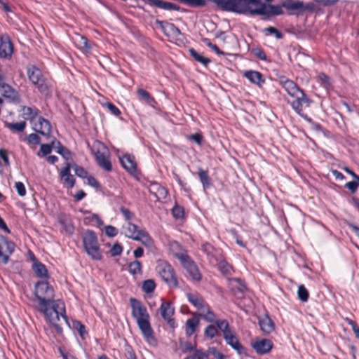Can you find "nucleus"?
<instances>
[{
	"label": "nucleus",
	"instance_id": "nucleus-1",
	"mask_svg": "<svg viewBox=\"0 0 359 359\" xmlns=\"http://www.w3.org/2000/svg\"><path fill=\"white\" fill-rule=\"evenodd\" d=\"M35 297L38 300L37 310L43 313L54 326L56 332H62V325L70 326L66 316L65 303L61 300H53V287L47 281H39L34 287Z\"/></svg>",
	"mask_w": 359,
	"mask_h": 359
},
{
	"label": "nucleus",
	"instance_id": "nucleus-2",
	"mask_svg": "<svg viewBox=\"0 0 359 359\" xmlns=\"http://www.w3.org/2000/svg\"><path fill=\"white\" fill-rule=\"evenodd\" d=\"M214 2L224 11L252 15H278L283 13V8L282 5H267L262 0H214Z\"/></svg>",
	"mask_w": 359,
	"mask_h": 359
},
{
	"label": "nucleus",
	"instance_id": "nucleus-3",
	"mask_svg": "<svg viewBox=\"0 0 359 359\" xmlns=\"http://www.w3.org/2000/svg\"><path fill=\"white\" fill-rule=\"evenodd\" d=\"M130 303L132 309V316L136 320L143 337L149 344H154L156 339L149 323L150 317L147 308L135 298H130Z\"/></svg>",
	"mask_w": 359,
	"mask_h": 359
},
{
	"label": "nucleus",
	"instance_id": "nucleus-4",
	"mask_svg": "<svg viewBox=\"0 0 359 359\" xmlns=\"http://www.w3.org/2000/svg\"><path fill=\"white\" fill-rule=\"evenodd\" d=\"M278 82L287 94L293 98V100L290 102L292 109L301 116H304L303 109L304 107L310 106L311 100L293 81L285 77H280Z\"/></svg>",
	"mask_w": 359,
	"mask_h": 359
},
{
	"label": "nucleus",
	"instance_id": "nucleus-5",
	"mask_svg": "<svg viewBox=\"0 0 359 359\" xmlns=\"http://www.w3.org/2000/svg\"><path fill=\"white\" fill-rule=\"evenodd\" d=\"M123 232L125 236L134 241H140L145 247L151 248L154 241L145 230L140 229L131 222L123 226Z\"/></svg>",
	"mask_w": 359,
	"mask_h": 359
},
{
	"label": "nucleus",
	"instance_id": "nucleus-6",
	"mask_svg": "<svg viewBox=\"0 0 359 359\" xmlns=\"http://www.w3.org/2000/svg\"><path fill=\"white\" fill-rule=\"evenodd\" d=\"M26 72L29 81L41 93L45 95L50 94L48 83L39 68L35 65H29L26 68Z\"/></svg>",
	"mask_w": 359,
	"mask_h": 359
},
{
	"label": "nucleus",
	"instance_id": "nucleus-7",
	"mask_svg": "<svg viewBox=\"0 0 359 359\" xmlns=\"http://www.w3.org/2000/svg\"><path fill=\"white\" fill-rule=\"evenodd\" d=\"M83 247L87 254L94 259H101L102 252L95 232L88 230L82 236Z\"/></svg>",
	"mask_w": 359,
	"mask_h": 359
},
{
	"label": "nucleus",
	"instance_id": "nucleus-8",
	"mask_svg": "<svg viewBox=\"0 0 359 359\" xmlns=\"http://www.w3.org/2000/svg\"><path fill=\"white\" fill-rule=\"evenodd\" d=\"M91 151L97 164L104 170L111 171L112 167L109 160V154L106 146L100 141L97 140L93 143Z\"/></svg>",
	"mask_w": 359,
	"mask_h": 359
},
{
	"label": "nucleus",
	"instance_id": "nucleus-9",
	"mask_svg": "<svg viewBox=\"0 0 359 359\" xmlns=\"http://www.w3.org/2000/svg\"><path fill=\"white\" fill-rule=\"evenodd\" d=\"M156 271L168 286L175 287L177 285V278L175 276L174 270L171 265L165 261H158Z\"/></svg>",
	"mask_w": 359,
	"mask_h": 359
},
{
	"label": "nucleus",
	"instance_id": "nucleus-10",
	"mask_svg": "<svg viewBox=\"0 0 359 359\" xmlns=\"http://www.w3.org/2000/svg\"><path fill=\"white\" fill-rule=\"evenodd\" d=\"M176 257L182 262L184 267L193 280L198 281L201 279V274L196 265L190 259L189 256L184 253L177 254Z\"/></svg>",
	"mask_w": 359,
	"mask_h": 359
},
{
	"label": "nucleus",
	"instance_id": "nucleus-11",
	"mask_svg": "<svg viewBox=\"0 0 359 359\" xmlns=\"http://www.w3.org/2000/svg\"><path fill=\"white\" fill-rule=\"evenodd\" d=\"M14 250V243L0 234V261L4 264H7L9 257L13 254Z\"/></svg>",
	"mask_w": 359,
	"mask_h": 359
},
{
	"label": "nucleus",
	"instance_id": "nucleus-12",
	"mask_svg": "<svg viewBox=\"0 0 359 359\" xmlns=\"http://www.w3.org/2000/svg\"><path fill=\"white\" fill-rule=\"evenodd\" d=\"M156 24L159 25L163 34L168 37L175 40H180V36L182 34L174 24L158 20L156 21Z\"/></svg>",
	"mask_w": 359,
	"mask_h": 359
},
{
	"label": "nucleus",
	"instance_id": "nucleus-13",
	"mask_svg": "<svg viewBox=\"0 0 359 359\" xmlns=\"http://www.w3.org/2000/svg\"><path fill=\"white\" fill-rule=\"evenodd\" d=\"M13 52V45L8 34L0 35V57L10 58Z\"/></svg>",
	"mask_w": 359,
	"mask_h": 359
},
{
	"label": "nucleus",
	"instance_id": "nucleus-14",
	"mask_svg": "<svg viewBox=\"0 0 359 359\" xmlns=\"http://www.w3.org/2000/svg\"><path fill=\"white\" fill-rule=\"evenodd\" d=\"M159 311L162 318L167 321L168 324L171 327H174L175 320L172 318L175 313V308L170 302L163 301Z\"/></svg>",
	"mask_w": 359,
	"mask_h": 359
},
{
	"label": "nucleus",
	"instance_id": "nucleus-15",
	"mask_svg": "<svg viewBox=\"0 0 359 359\" xmlns=\"http://www.w3.org/2000/svg\"><path fill=\"white\" fill-rule=\"evenodd\" d=\"M33 129L41 134L42 135L49 137L51 133V126L50 122L43 118L42 116H39L37 121L34 123Z\"/></svg>",
	"mask_w": 359,
	"mask_h": 359
},
{
	"label": "nucleus",
	"instance_id": "nucleus-16",
	"mask_svg": "<svg viewBox=\"0 0 359 359\" xmlns=\"http://www.w3.org/2000/svg\"><path fill=\"white\" fill-rule=\"evenodd\" d=\"M71 165L67 163L65 166L61 170L60 175L65 186L68 188H72L75 184V179L70 173Z\"/></svg>",
	"mask_w": 359,
	"mask_h": 359
},
{
	"label": "nucleus",
	"instance_id": "nucleus-17",
	"mask_svg": "<svg viewBox=\"0 0 359 359\" xmlns=\"http://www.w3.org/2000/svg\"><path fill=\"white\" fill-rule=\"evenodd\" d=\"M122 166L130 173H135L137 170V164L135 156L131 154H125L120 158Z\"/></svg>",
	"mask_w": 359,
	"mask_h": 359
},
{
	"label": "nucleus",
	"instance_id": "nucleus-18",
	"mask_svg": "<svg viewBox=\"0 0 359 359\" xmlns=\"http://www.w3.org/2000/svg\"><path fill=\"white\" fill-rule=\"evenodd\" d=\"M1 93L4 97L9 99L11 102L19 103L20 102V96L19 93L11 86L6 83H2Z\"/></svg>",
	"mask_w": 359,
	"mask_h": 359
},
{
	"label": "nucleus",
	"instance_id": "nucleus-19",
	"mask_svg": "<svg viewBox=\"0 0 359 359\" xmlns=\"http://www.w3.org/2000/svg\"><path fill=\"white\" fill-rule=\"evenodd\" d=\"M252 347L257 353L265 354L271 350L273 344L269 339H263L255 341Z\"/></svg>",
	"mask_w": 359,
	"mask_h": 359
},
{
	"label": "nucleus",
	"instance_id": "nucleus-20",
	"mask_svg": "<svg viewBox=\"0 0 359 359\" xmlns=\"http://www.w3.org/2000/svg\"><path fill=\"white\" fill-rule=\"evenodd\" d=\"M282 6L287 9L290 14H301L302 1L299 0H283Z\"/></svg>",
	"mask_w": 359,
	"mask_h": 359
},
{
	"label": "nucleus",
	"instance_id": "nucleus-21",
	"mask_svg": "<svg viewBox=\"0 0 359 359\" xmlns=\"http://www.w3.org/2000/svg\"><path fill=\"white\" fill-rule=\"evenodd\" d=\"M187 297L188 301L195 306L200 313L203 309H207L208 304L205 302V300L198 294L193 293H187Z\"/></svg>",
	"mask_w": 359,
	"mask_h": 359
},
{
	"label": "nucleus",
	"instance_id": "nucleus-22",
	"mask_svg": "<svg viewBox=\"0 0 359 359\" xmlns=\"http://www.w3.org/2000/svg\"><path fill=\"white\" fill-rule=\"evenodd\" d=\"M243 75L251 83L257 85L259 87H262L265 83V79H264L263 75L257 71H246Z\"/></svg>",
	"mask_w": 359,
	"mask_h": 359
},
{
	"label": "nucleus",
	"instance_id": "nucleus-23",
	"mask_svg": "<svg viewBox=\"0 0 359 359\" xmlns=\"http://www.w3.org/2000/svg\"><path fill=\"white\" fill-rule=\"evenodd\" d=\"M226 344L236 350L239 353L244 349L243 346L239 343L235 333L233 331L227 332L224 336Z\"/></svg>",
	"mask_w": 359,
	"mask_h": 359
},
{
	"label": "nucleus",
	"instance_id": "nucleus-24",
	"mask_svg": "<svg viewBox=\"0 0 359 359\" xmlns=\"http://www.w3.org/2000/svg\"><path fill=\"white\" fill-rule=\"evenodd\" d=\"M259 325L261 330L264 334H271L275 330L274 323L268 316H264L260 318L259 319Z\"/></svg>",
	"mask_w": 359,
	"mask_h": 359
},
{
	"label": "nucleus",
	"instance_id": "nucleus-25",
	"mask_svg": "<svg viewBox=\"0 0 359 359\" xmlns=\"http://www.w3.org/2000/svg\"><path fill=\"white\" fill-rule=\"evenodd\" d=\"M22 117L25 120H28L33 123L34 119L36 118L39 114V110L36 107L22 106L21 107Z\"/></svg>",
	"mask_w": 359,
	"mask_h": 359
},
{
	"label": "nucleus",
	"instance_id": "nucleus-26",
	"mask_svg": "<svg viewBox=\"0 0 359 359\" xmlns=\"http://www.w3.org/2000/svg\"><path fill=\"white\" fill-rule=\"evenodd\" d=\"M150 5L167 11H179L180 7L170 2L163 1L162 0H148Z\"/></svg>",
	"mask_w": 359,
	"mask_h": 359
},
{
	"label": "nucleus",
	"instance_id": "nucleus-27",
	"mask_svg": "<svg viewBox=\"0 0 359 359\" xmlns=\"http://www.w3.org/2000/svg\"><path fill=\"white\" fill-rule=\"evenodd\" d=\"M229 286L234 292H244L246 290V286L243 281L240 278H229Z\"/></svg>",
	"mask_w": 359,
	"mask_h": 359
},
{
	"label": "nucleus",
	"instance_id": "nucleus-28",
	"mask_svg": "<svg viewBox=\"0 0 359 359\" xmlns=\"http://www.w3.org/2000/svg\"><path fill=\"white\" fill-rule=\"evenodd\" d=\"M199 325V319L196 317L189 318L185 324V332L188 337L191 336Z\"/></svg>",
	"mask_w": 359,
	"mask_h": 359
},
{
	"label": "nucleus",
	"instance_id": "nucleus-29",
	"mask_svg": "<svg viewBox=\"0 0 359 359\" xmlns=\"http://www.w3.org/2000/svg\"><path fill=\"white\" fill-rule=\"evenodd\" d=\"M33 271L39 278H48V273L46 267L42 263L36 261L32 266Z\"/></svg>",
	"mask_w": 359,
	"mask_h": 359
},
{
	"label": "nucleus",
	"instance_id": "nucleus-30",
	"mask_svg": "<svg viewBox=\"0 0 359 359\" xmlns=\"http://www.w3.org/2000/svg\"><path fill=\"white\" fill-rule=\"evenodd\" d=\"M74 43L76 46L82 50L89 51L91 48L88 39L84 36L78 34L74 39Z\"/></svg>",
	"mask_w": 359,
	"mask_h": 359
},
{
	"label": "nucleus",
	"instance_id": "nucleus-31",
	"mask_svg": "<svg viewBox=\"0 0 359 359\" xmlns=\"http://www.w3.org/2000/svg\"><path fill=\"white\" fill-rule=\"evenodd\" d=\"M198 175L204 189L211 186V182L208 176V171L204 170L202 168H198Z\"/></svg>",
	"mask_w": 359,
	"mask_h": 359
},
{
	"label": "nucleus",
	"instance_id": "nucleus-32",
	"mask_svg": "<svg viewBox=\"0 0 359 359\" xmlns=\"http://www.w3.org/2000/svg\"><path fill=\"white\" fill-rule=\"evenodd\" d=\"M25 121H20L18 123H5V126L13 132H23L26 128Z\"/></svg>",
	"mask_w": 359,
	"mask_h": 359
},
{
	"label": "nucleus",
	"instance_id": "nucleus-33",
	"mask_svg": "<svg viewBox=\"0 0 359 359\" xmlns=\"http://www.w3.org/2000/svg\"><path fill=\"white\" fill-rule=\"evenodd\" d=\"M137 93L140 100L144 101L145 103L152 106L153 103L155 102L154 99L145 90L140 88L137 90Z\"/></svg>",
	"mask_w": 359,
	"mask_h": 359
},
{
	"label": "nucleus",
	"instance_id": "nucleus-34",
	"mask_svg": "<svg viewBox=\"0 0 359 359\" xmlns=\"http://www.w3.org/2000/svg\"><path fill=\"white\" fill-rule=\"evenodd\" d=\"M199 316H201L207 322L215 323V321L217 320L215 313L212 311H210L208 305L207 306V309H203L199 313Z\"/></svg>",
	"mask_w": 359,
	"mask_h": 359
},
{
	"label": "nucleus",
	"instance_id": "nucleus-35",
	"mask_svg": "<svg viewBox=\"0 0 359 359\" xmlns=\"http://www.w3.org/2000/svg\"><path fill=\"white\" fill-rule=\"evenodd\" d=\"M190 55L198 62L203 64L204 66H208L210 62V60L208 57H203L198 53L196 50L191 48L189 50Z\"/></svg>",
	"mask_w": 359,
	"mask_h": 359
},
{
	"label": "nucleus",
	"instance_id": "nucleus-36",
	"mask_svg": "<svg viewBox=\"0 0 359 359\" xmlns=\"http://www.w3.org/2000/svg\"><path fill=\"white\" fill-rule=\"evenodd\" d=\"M209 354L202 349L195 350L194 353L187 355L184 359H208Z\"/></svg>",
	"mask_w": 359,
	"mask_h": 359
},
{
	"label": "nucleus",
	"instance_id": "nucleus-37",
	"mask_svg": "<svg viewBox=\"0 0 359 359\" xmlns=\"http://www.w3.org/2000/svg\"><path fill=\"white\" fill-rule=\"evenodd\" d=\"M180 347L183 353H191V352L194 353L195 351V350H198L196 348V344H193L190 341H185V342L180 341Z\"/></svg>",
	"mask_w": 359,
	"mask_h": 359
},
{
	"label": "nucleus",
	"instance_id": "nucleus-38",
	"mask_svg": "<svg viewBox=\"0 0 359 359\" xmlns=\"http://www.w3.org/2000/svg\"><path fill=\"white\" fill-rule=\"evenodd\" d=\"M215 324L217 328L222 332L223 336L226 334L227 332L231 331V330L230 329L229 324L226 320H217L215 321Z\"/></svg>",
	"mask_w": 359,
	"mask_h": 359
},
{
	"label": "nucleus",
	"instance_id": "nucleus-39",
	"mask_svg": "<svg viewBox=\"0 0 359 359\" xmlns=\"http://www.w3.org/2000/svg\"><path fill=\"white\" fill-rule=\"evenodd\" d=\"M298 298L303 302H306L309 299V294L306 288L301 285L298 287L297 290Z\"/></svg>",
	"mask_w": 359,
	"mask_h": 359
},
{
	"label": "nucleus",
	"instance_id": "nucleus-40",
	"mask_svg": "<svg viewBox=\"0 0 359 359\" xmlns=\"http://www.w3.org/2000/svg\"><path fill=\"white\" fill-rule=\"evenodd\" d=\"M73 328L76 330L81 338H84L85 335L87 334L85 326L79 321L74 320L72 322Z\"/></svg>",
	"mask_w": 359,
	"mask_h": 359
},
{
	"label": "nucleus",
	"instance_id": "nucleus-41",
	"mask_svg": "<svg viewBox=\"0 0 359 359\" xmlns=\"http://www.w3.org/2000/svg\"><path fill=\"white\" fill-rule=\"evenodd\" d=\"M156 287V284L154 281L151 279L146 280L143 282L142 284V290L146 293L152 292Z\"/></svg>",
	"mask_w": 359,
	"mask_h": 359
},
{
	"label": "nucleus",
	"instance_id": "nucleus-42",
	"mask_svg": "<svg viewBox=\"0 0 359 359\" xmlns=\"http://www.w3.org/2000/svg\"><path fill=\"white\" fill-rule=\"evenodd\" d=\"M128 270L133 275L140 273L141 271V263L137 260L130 262L128 265Z\"/></svg>",
	"mask_w": 359,
	"mask_h": 359
},
{
	"label": "nucleus",
	"instance_id": "nucleus-43",
	"mask_svg": "<svg viewBox=\"0 0 359 359\" xmlns=\"http://www.w3.org/2000/svg\"><path fill=\"white\" fill-rule=\"evenodd\" d=\"M180 2L192 7H202L206 3L205 0H180Z\"/></svg>",
	"mask_w": 359,
	"mask_h": 359
},
{
	"label": "nucleus",
	"instance_id": "nucleus-44",
	"mask_svg": "<svg viewBox=\"0 0 359 359\" xmlns=\"http://www.w3.org/2000/svg\"><path fill=\"white\" fill-rule=\"evenodd\" d=\"M56 144L57 152L62 155L65 158L69 159L71 156L69 151L67 148L64 147L60 142H56Z\"/></svg>",
	"mask_w": 359,
	"mask_h": 359
},
{
	"label": "nucleus",
	"instance_id": "nucleus-45",
	"mask_svg": "<svg viewBox=\"0 0 359 359\" xmlns=\"http://www.w3.org/2000/svg\"><path fill=\"white\" fill-rule=\"evenodd\" d=\"M217 329L215 326L210 325L205 330V335L208 338L212 339L217 334Z\"/></svg>",
	"mask_w": 359,
	"mask_h": 359
},
{
	"label": "nucleus",
	"instance_id": "nucleus-46",
	"mask_svg": "<svg viewBox=\"0 0 359 359\" xmlns=\"http://www.w3.org/2000/svg\"><path fill=\"white\" fill-rule=\"evenodd\" d=\"M103 107L107 108L110 113L116 116H118L121 114V111L111 102L104 103Z\"/></svg>",
	"mask_w": 359,
	"mask_h": 359
},
{
	"label": "nucleus",
	"instance_id": "nucleus-47",
	"mask_svg": "<svg viewBox=\"0 0 359 359\" xmlns=\"http://www.w3.org/2000/svg\"><path fill=\"white\" fill-rule=\"evenodd\" d=\"M55 143H56V142L54 140L51 142V144H41V148H40V152L42 153V155L46 156V155L49 154L52 151V146H53L55 144Z\"/></svg>",
	"mask_w": 359,
	"mask_h": 359
},
{
	"label": "nucleus",
	"instance_id": "nucleus-48",
	"mask_svg": "<svg viewBox=\"0 0 359 359\" xmlns=\"http://www.w3.org/2000/svg\"><path fill=\"white\" fill-rule=\"evenodd\" d=\"M318 81L320 82L321 85H323L325 87H327L330 85V78L325 73L321 72L318 75Z\"/></svg>",
	"mask_w": 359,
	"mask_h": 359
},
{
	"label": "nucleus",
	"instance_id": "nucleus-49",
	"mask_svg": "<svg viewBox=\"0 0 359 359\" xmlns=\"http://www.w3.org/2000/svg\"><path fill=\"white\" fill-rule=\"evenodd\" d=\"M74 168L75 174L78 177L81 178H86L88 177V172L83 168L74 165Z\"/></svg>",
	"mask_w": 359,
	"mask_h": 359
},
{
	"label": "nucleus",
	"instance_id": "nucleus-50",
	"mask_svg": "<svg viewBox=\"0 0 359 359\" xmlns=\"http://www.w3.org/2000/svg\"><path fill=\"white\" fill-rule=\"evenodd\" d=\"M15 188L20 196H25L26 195V189L25 185L21 182L15 183Z\"/></svg>",
	"mask_w": 359,
	"mask_h": 359
},
{
	"label": "nucleus",
	"instance_id": "nucleus-51",
	"mask_svg": "<svg viewBox=\"0 0 359 359\" xmlns=\"http://www.w3.org/2000/svg\"><path fill=\"white\" fill-rule=\"evenodd\" d=\"M208 354L212 355L215 359H225V355L218 351L215 347H212L208 350Z\"/></svg>",
	"mask_w": 359,
	"mask_h": 359
},
{
	"label": "nucleus",
	"instance_id": "nucleus-52",
	"mask_svg": "<svg viewBox=\"0 0 359 359\" xmlns=\"http://www.w3.org/2000/svg\"><path fill=\"white\" fill-rule=\"evenodd\" d=\"M172 212L174 217L180 219L182 218L184 215V209L179 205H175L173 207Z\"/></svg>",
	"mask_w": 359,
	"mask_h": 359
},
{
	"label": "nucleus",
	"instance_id": "nucleus-53",
	"mask_svg": "<svg viewBox=\"0 0 359 359\" xmlns=\"http://www.w3.org/2000/svg\"><path fill=\"white\" fill-rule=\"evenodd\" d=\"M265 30L270 34H274L276 38L278 39H280L283 36V34L273 27H268L265 29Z\"/></svg>",
	"mask_w": 359,
	"mask_h": 359
},
{
	"label": "nucleus",
	"instance_id": "nucleus-54",
	"mask_svg": "<svg viewBox=\"0 0 359 359\" xmlns=\"http://www.w3.org/2000/svg\"><path fill=\"white\" fill-rule=\"evenodd\" d=\"M123 248L118 243H115L110 250V253L112 256H118L121 254Z\"/></svg>",
	"mask_w": 359,
	"mask_h": 359
},
{
	"label": "nucleus",
	"instance_id": "nucleus-55",
	"mask_svg": "<svg viewBox=\"0 0 359 359\" xmlns=\"http://www.w3.org/2000/svg\"><path fill=\"white\" fill-rule=\"evenodd\" d=\"M120 210H121V212L122 215H123L125 219L128 222H130L133 217V214L128 209H127L124 207H121Z\"/></svg>",
	"mask_w": 359,
	"mask_h": 359
},
{
	"label": "nucleus",
	"instance_id": "nucleus-56",
	"mask_svg": "<svg viewBox=\"0 0 359 359\" xmlns=\"http://www.w3.org/2000/svg\"><path fill=\"white\" fill-rule=\"evenodd\" d=\"M315 10H316L315 4H313L312 3L304 4V2L302 1V8H301V14H303L306 11L312 13V12L315 11Z\"/></svg>",
	"mask_w": 359,
	"mask_h": 359
},
{
	"label": "nucleus",
	"instance_id": "nucleus-57",
	"mask_svg": "<svg viewBox=\"0 0 359 359\" xmlns=\"http://www.w3.org/2000/svg\"><path fill=\"white\" fill-rule=\"evenodd\" d=\"M346 320L348 322V323L351 326L352 330L355 335V337L359 339V327L358 326L357 323L352 320L351 319L346 318Z\"/></svg>",
	"mask_w": 359,
	"mask_h": 359
},
{
	"label": "nucleus",
	"instance_id": "nucleus-58",
	"mask_svg": "<svg viewBox=\"0 0 359 359\" xmlns=\"http://www.w3.org/2000/svg\"><path fill=\"white\" fill-rule=\"evenodd\" d=\"M105 233L109 237H114L117 235L118 230L116 227L109 225L105 227Z\"/></svg>",
	"mask_w": 359,
	"mask_h": 359
},
{
	"label": "nucleus",
	"instance_id": "nucleus-59",
	"mask_svg": "<svg viewBox=\"0 0 359 359\" xmlns=\"http://www.w3.org/2000/svg\"><path fill=\"white\" fill-rule=\"evenodd\" d=\"M345 187L350 190L351 193H355L358 187V181H351L345 184Z\"/></svg>",
	"mask_w": 359,
	"mask_h": 359
},
{
	"label": "nucleus",
	"instance_id": "nucleus-60",
	"mask_svg": "<svg viewBox=\"0 0 359 359\" xmlns=\"http://www.w3.org/2000/svg\"><path fill=\"white\" fill-rule=\"evenodd\" d=\"M254 55L261 60H266L265 53L260 48H255L252 50Z\"/></svg>",
	"mask_w": 359,
	"mask_h": 359
},
{
	"label": "nucleus",
	"instance_id": "nucleus-61",
	"mask_svg": "<svg viewBox=\"0 0 359 359\" xmlns=\"http://www.w3.org/2000/svg\"><path fill=\"white\" fill-rule=\"evenodd\" d=\"M189 139L195 142L197 144L201 145L203 136L201 133H195L189 137Z\"/></svg>",
	"mask_w": 359,
	"mask_h": 359
},
{
	"label": "nucleus",
	"instance_id": "nucleus-62",
	"mask_svg": "<svg viewBox=\"0 0 359 359\" xmlns=\"http://www.w3.org/2000/svg\"><path fill=\"white\" fill-rule=\"evenodd\" d=\"M27 141L29 144H37L40 142V137L34 133H32L28 135Z\"/></svg>",
	"mask_w": 359,
	"mask_h": 359
},
{
	"label": "nucleus",
	"instance_id": "nucleus-63",
	"mask_svg": "<svg viewBox=\"0 0 359 359\" xmlns=\"http://www.w3.org/2000/svg\"><path fill=\"white\" fill-rule=\"evenodd\" d=\"M125 355L127 359H137L135 352L130 346H126L125 348Z\"/></svg>",
	"mask_w": 359,
	"mask_h": 359
},
{
	"label": "nucleus",
	"instance_id": "nucleus-64",
	"mask_svg": "<svg viewBox=\"0 0 359 359\" xmlns=\"http://www.w3.org/2000/svg\"><path fill=\"white\" fill-rule=\"evenodd\" d=\"M219 268L223 273H229L231 269L230 266L225 262H221Z\"/></svg>",
	"mask_w": 359,
	"mask_h": 359
}]
</instances>
